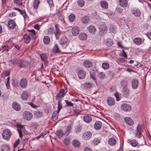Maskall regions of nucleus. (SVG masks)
Segmentation results:
<instances>
[{"mask_svg":"<svg viewBox=\"0 0 151 151\" xmlns=\"http://www.w3.org/2000/svg\"><path fill=\"white\" fill-rule=\"evenodd\" d=\"M65 102L66 103V106H72L73 105V104L70 101L68 100H65Z\"/></svg>","mask_w":151,"mask_h":151,"instance_id":"60","label":"nucleus"},{"mask_svg":"<svg viewBox=\"0 0 151 151\" xmlns=\"http://www.w3.org/2000/svg\"><path fill=\"white\" fill-rule=\"evenodd\" d=\"M144 41V40H142L140 37H136L134 38L133 40V42L134 43L138 45H139L141 44Z\"/></svg>","mask_w":151,"mask_h":151,"instance_id":"16","label":"nucleus"},{"mask_svg":"<svg viewBox=\"0 0 151 151\" xmlns=\"http://www.w3.org/2000/svg\"><path fill=\"white\" fill-rule=\"evenodd\" d=\"M9 146L7 145H3L1 147V151H9L10 150Z\"/></svg>","mask_w":151,"mask_h":151,"instance_id":"27","label":"nucleus"},{"mask_svg":"<svg viewBox=\"0 0 151 151\" xmlns=\"http://www.w3.org/2000/svg\"><path fill=\"white\" fill-rule=\"evenodd\" d=\"M131 145L133 147H136L138 144V142L136 139H133L130 142Z\"/></svg>","mask_w":151,"mask_h":151,"instance_id":"44","label":"nucleus"},{"mask_svg":"<svg viewBox=\"0 0 151 151\" xmlns=\"http://www.w3.org/2000/svg\"><path fill=\"white\" fill-rule=\"evenodd\" d=\"M52 51L53 53L59 54L61 53L60 50L59 48L58 45L56 43L55 44L52 49Z\"/></svg>","mask_w":151,"mask_h":151,"instance_id":"14","label":"nucleus"},{"mask_svg":"<svg viewBox=\"0 0 151 151\" xmlns=\"http://www.w3.org/2000/svg\"><path fill=\"white\" fill-rule=\"evenodd\" d=\"M40 3V1L39 0H35L33 3L34 9H37Z\"/></svg>","mask_w":151,"mask_h":151,"instance_id":"33","label":"nucleus"},{"mask_svg":"<svg viewBox=\"0 0 151 151\" xmlns=\"http://www.w3.org/2000/svg\"><path fill=\"white\" fill-rule=\"evenodd\" d=\"M27 31L26 34L32 40L35 39L36 34L34 29L27 30Z\"/></svg>","mask_w":151,"mask_h":151,"instance_id":"5","label":"nucleus"},{"mask_svg":"<svg viewBox=\"0 0 151 151\" xmlns=\"http://www.w3.org/2000/svg\"><path fill=\"white\" fill-rule=\"evenodd\" d=\"M82 124H81L77 125L76 126V133H80L81 132L82 130L83 129Z\"/></svg>","mask_w":151,"mask_h":151,"instance_id":"35","label":"nucleus"},{"mask_svg":"<svg viewBox=\"0 0 151 151\" xmlns=\"http://www.w3.org/2000/svg\"><path fill=\"white\" fill-rule=\"evenodd\" d=\"M107 103L109 106H112L115 104V101L113 98L109 97L107 100Z\"/></svg>","mask_w":151,"mask_h":151,"instance_id":"24","label":"nucleus"},{"mask_svg":"<svg viewBox=\"0 0 151 151\" xmlns=\"http://www.w3.org/2000/svg\"><path fill=\"white\" fill-rule=\"evenodd\" d=\"M13 10L17 11L20 13V14L22 16L24 14V12H26L25 10V9H23V10H22L20 9H19L16 7L13 8Z\"/></svg>","mask_w":151,"mask_h":151,"instance_id":"48","label":"nucleus"},{"mask_svg":"<svg viewBox=\"0 0 151 151\" xmlns=\"http://www.w3.org/2000/svg\"><path fill=\"white\" fill-rule=\"evenodd\" d=\"M34 114L36 117L39 118L41 117L42 115V113L41 111H35Z\"/></svg>","mask_w":151,"mask_h":151,"instance_id":"43","label":"nucleus"},{"mask_svg":"<svg viewBox=\"0 0 151 151\" xmlns=\"http://www.w3.org/2000/svg\"><path fill=\"white\" fill-rule=\"evenodd\" d=\"M12 106L13 109L16 111H19L21 109L20 105L16 102L13 103L12 104Z\"/></svg>","mask_w":151,"mask_h":151,"instance_id":"23","label":"nucleus"},{"mask_svg":"<svg viewBox=\"0 0 151 151\" xmlns=\"http://www.w3.org/2000/svg\"><path fill=\"white\" fill-rule=\"evenodd\" d=\"M102 67L104 70L107 69L109 67V64L106 62L102 64Z\"/></svg>","mask_w":151,"mask_h":151,"instance_id":"51","label":"nucleus"},{"mask_svg":"<svg viewBox=\"0 0 151 151\" xmlns=\"http://www.w3.org/2000/svg\"><path fill=\"white\" fill-rule=\"evenodd\" d=\"M23 117L24 119L27 120H30L33 117L32 113L28 111H25L23 113Z\"/></svg>","mask_w":151,"mask_h":151,"instance_id":"4","label":"nucleus"},{"mask_svg":"<svg viewBox=\"0 0 151 151\" xmlns=\"http://www.w3.org/2000/svg\"><path fill=\"white\" fill-rule=\"evenodd\" d=\"M29 95V94L27 91H24L21 95V98L23 100H26L28 98Z\"/></svg>","mask_w":151,"mask_h":151,"instance_id":"19","label":"nucleus"},{"mask_svg":"<svg viewBox=\"0 0 151 151\" xmlns=\"http://www.w3.org/2000/svg\"><path fill=\"white\" fill-rule=\"evenodd\" d=\"M124 120L125 122L129 125H132L134 124L133 121L129 117H125L124 118Z\"/></svg>","mask_w":151,"mask_h":151,"instance_id":"25","label":"nucleus"},{"mask_svg":"<svg viewBox=\"0 0 151 151\" xmlns=\"http://www.w3.org/2000/svg\"><path fill=\"white\" fill-rule=\"evenodd\" d=\"M102 124L101 122L99 121H96L94 124V128L96 130H99L101 129Z\"/></svg>","mask_w":151,"mask_h":151,"instance_id":"21","label":"nucleus"},{"mask_svg":"<svg viewBox=\"0 0 151 151\" xmlns=\"http://www.w3.org/2000/svg\"><path fill=\"white\" fill-rule=\"evenodd\" d=\"M86 75L85 71L83 70H80L78 73V76L80 79H84Z\"/></svg>","mask_w":151,"mask_h":151,"instance_id":"17","label":"nucleus"},{"mask_svg":"<svg viewBox=\"0 0 151 151\" xmlns=\"http://www.w3.org/2000/svg\"><path fill=\"white\" fill-rule=\"evenodd\" d=\"M19 84L21 88L23 89L26 88L28 84L27 79L26 78H22L20 81Z\"/></svg>","mask_w":151,"mask_h":151,"instance_id":"2","label":"nucleus"},{"mask_svg":"<svg viewBox=\"0 0 151 151\" xmlns=\"http://www.w3.org/2000/svg\"><path fill=\"white\" fill-rule=\"evenodd\" d=\"M67 89L66 88L63 89H61L59 91L56 96V99L58 101H61V98L64 97L65 95L67 92Z\"/></svg>","mask_w":151,"mask_h":151,"instance_id":"1","label":"nucleus"},{"mask_svg":"<svg viewBox=\"0 0 151 151\" xmlns=\"http://www.w3.org/2000/svg\"><path fill=\"white\" fill-rule=\"evenodd\" d=\"M71 130V127L70 125H68L67 128L65 132V134H66L68 135L69 133Z\"/></svg>","mask_w":151,"mask_h":151,"instance_id":"53","label":"nucleus"},{"mask_svg":"<svg viewBox=\"0 0 151 151\" xmlns=\"http://www.w3.org/2000/svg\"><path fill=\"white\" fill-rule=\"evenodd\" d=\"M139 84V82L138 80L134 79L132 81V88L134 89H136L137 88Z\"/></svg>","mask_w":151,"mask_h":151,"instance_id":"22","label":"nucleus"},{"mask_svg":"<svg viewBox=\"0 0 151 151\" xmlns=\"http://www.w3.org/2000/svg\"><path fill=\"white\" fill-rule=\"evenodd\" d=\"M131 12L136 17H139L141 15V12L138 9L134 8L132 9Z\"/></svg>","mask_w":151,"mask_h":151,"instance_id":"13","label":"nucleus"},{"mask_svg":"<svg viewBox=\"0 0 151 151\" xmlns=\"http://www.w3.org/2000/svg\"><path fill=\"white\" fill-rule=\"evenodd\" d=\"M7 88L8 89H9L10 88V84H9V78L8 77L7 78V81L5 84Z\"/></svg>","mask_w":151,"mask_h":151,"instance_id":"62","label":"nucleus"},{"mask_svg":"<svg viewBox=\"0 0 151 151\" xmlns=\"http://www.w3.org/2000/svg\"><path fill=\"white\" fill-rule=\"evenodd\" d=\"M62 12L61 11H59L57 13L58 19L60 20H64V17L62 14Z\"/></svg>","mask_w":151,"mask_h":151,"instance_id":"49","label":"nucleus"},{"mask_svg":"<svg viewBox=\"0 0 151 151\" xmlns=\"http://www.w3.org/2000/svg\"><path fill=\"white\" fill-rule=\"evenodd\" d=\"M1 49L3 50L2 52H3L5 51L8 52L11 49V47L8 45H4L1 47Z\"/></svg>","mask_w":151,"mask_h":151,"instance_id":"40","label":"nucleus"},{"mask_svg":"<svg viewBox=\"0 0 151 151\" xmlns=\"http://www.w3.org/2000/svg\"><path fill=\"white\" fill-rule=\"evenodd\" d=\"M129 90L128 88H123L122 93L123 96L125 97H128L129 95Z\"/></svg>","mask_w":151,"mask_h":151,"instance_id":"12","label":"nucleus"},{"mask_svg":"<svg viewBox=\"0 0 151 151\" xmlns=\"http://www.w3.org/2000/svg\"><path fill=\"white\" fill-rule=\"evenodd\" d=\"M61 34V31L55 32L54 34L55 35V36L56 39H59Z\"/></svg>","mask_w":151,"mask_h":151,"instance_id":"50","label":"nucleus"},{"mask_svg":"<svg viewBox=\"0 0 151 151\" xmlns=\"http://www.w3.org/2000/svg\"><path fill=\"white\" fill-rule=\"evenodd\" d=\"M57 136H58V137L60 138L62 137L63 135L65 134V133H63L62 130L61 129H59L57 130L55 133Z\"/></svg>","mask_w":151,"mask_h":151,"instance_id":"30","label":"nucleus"},{"mask_svg":"<svg viewBox=\"0 0 151 151\" xmlns=\"http://www.w3.org/2000/svg\"><path fill=\"white\" fill-rule=\"evenodd\" d=\"M59 112L57 111H54L52 114V118L53 121H55V120L58 118Z\"/></svg>","mask_w":151,"mask_h":151,"instance_id":"36","label":"nucleus"},{"mask_svg":"<svg viewBox=\"0 0 151 151\" xmlns=\"http://www.w3.org/2000/svg\"><path fill=\"white\" fill-rule=\"evenodd\" d=\"M18 60H17L15 58H14L13 59L9 61V62H10L12 64L15 65H16V64H17V62Z\"/></svg>","mask_w":151,"mask_h":151,"instance_id":"61","label":"nucleus"},{"mask_svg":"<svg viewBox=\"0 0 151 151\" xmlns=\"http://www.w3.org/2000/svg\"><path fill=\"white\" fill-rule=\"evenodd\" d=\"M2 135V137L4 139L7 140L9 139L11 137V132L8 129L4 130L3 131Z\"/></svg>","mask_w":151,"mask_h":151,"instance_id":"3","label":"nucleus"},{"mask_svg":"<svg viewBox=\"0 0 151 151\" xmlns=\"http://www.w3.org/2000/svg\"><path fill=\"white\" fill-rule=\"evenodd\" d=\"M14 4H16L19 6L23 5L22 0H13Z\"/></svg>","mask_w":151,"mask_h":151,"instance_id":"45","label":"nucleus"},{"mask_svg":"<svg viewBox=\"0 0 151 151\" xmlns=\"http://www.w3.org/2000/svg\"><path fill=\"white\" fill-rule=\"evenodd\" d=\"M143 126L142 125H138L136 129V136L138 138L141 137V133L143 131Z\"/></svg>","mask_w":151,"mask_h":151,"instance_id":"8","label":"nucleus"},{"mask_svg":"<svg viewBox=\"0 0 151 151\" xmlns=\"http://www.w3.org/2000/svg\"><path fill=\"white\" fill-rule=\"evenodd\" d=\"M42 60L44 61H46L47 59V57L45 54H43L40 55Z\"/></svg>","mask_w":151,"mask_h":151,"instance_id":"55","label":"nucleus"},{"mask_svg":"<svg viewBox=\"0 0 151 151\" xmlns=\"http://www.w3.org/2000/svg\"><path fill=\"white\" fill-rule=\"evenodd\" d=\"M75 19V16L74 14H71L69 16L68 19L70 22H73L74 21Z\"/></svg>","mask_w":151,"mask_h":151,"instance_id":"46","label":"nucleus"},{"mask_svg":"<svg viewBox=\"0 0 151 151\" xmlns=\"http://www.w3.org/2000/svg\"><path fill=\"white\" fill-rule=\"evenodd\" d=\"M98 76L99 78L104 79L105 77V75L103 72H101L98 74Z\"/></svg>","mask_w":151,"mask_h":151,"instance_id":"56","label":"nucleus"},{"mask_svg":"<svg viewBox=\"0 0 151 151\" xmlns=\"http://www.w3.org/2000/svg\"><path fill=\"white\" fill-rule=\"evenodd\" d=\"M10 74L9 71H7L3 72L1 74V77H4L9 76Z\"/></svg>","mask_w":151,"mask_h":151,"instance_id":"52","label":"nucleus"},{"mask_svg":"<svg viewBox=\"0 0 151 151\" xmlns=\"http://www.w3.org/2000/svg\"><path fill=\"white\" fill-rule=\"evenodd\" d=\"M70 139L69 137H66L65 138L63 143L66 145H68L70 143Z\"/></svg>","mask_w":151,"mask_h":151,"instance_id":"47","label":"nucleus"},{"mask_svg":"<svg viewBox=\"0 0 151 151\" xmlns=\"http://www.w3.org/2000/svg\"><path fill=\"white\" fill-rule=\"evenodd\" d=\"M23 38L24 41L26 43H29L31 39L26 34L24 35L23 36Z\"/></svg>","mask_w":151,"mask_h":151,"instance_id":"26","label":"nucleus"},{"mask_svg":"<svg viewBox=\"0 0 151 151\" xmlns=\"http://www.w3.org/2000/svg\"><path fill=\"white\" fill-rule=\"evenodd\" d=\"M90 18L88 16H85L82 17L81 21L84 24L88 23L89 21Z\"/></svg>","mask_w":151,"mask_h":151,"instance_id":"31","label":"nucleus"},{"mask_svg":"<svg viewBox=\"0 0 151 151\" xmlns=\"http://www.w3.org/2000/svg\"><path fill=\"white\" fill-rule=\"evenodd\" d=\"M16 26L15 21L13 19L9 20L8 22V27L9 29H14Z\"/></svg>","mask_w":151,"mask_h":151,"instance_id":"7","label":"nucleus"},{"mask_svg":"<svg viewBox=\"0 0 151 151\" xmlns=\"http://www.w3.org/2000/svg\"><path fill=\"white\" fill-rule=\"evenodd\" d=\"M62 108V106L61 104V101H58V112H59L60 109Z\"/></svg>","mask_w":151,"mask_h":151,"instance_id":"59","label":"nucleus"},{"mask_svg":"<svg viewBox=\"0 0 151 151\" xmlns=\"http://www.w3.org/2000/svg\"><path fill=\"white\" fill-rule=\"evenodd\" d=\"M77 2L78 5L81 7L83 6L85 4V2L83 0H78Z\"/></svg>","mask_w":151,"mask_h":151,"instance_id":"57","label":"nucleus"},{"mask_svg":"<svg viewBox=\"0 0 151 151\" xmlns=\"http://www.w3.org/2000/svg\"><path fill=\"white\" fill-rule=\"evenodd\" d=\"M20 142V140L19 139H17L15 141L14 145V148H15L17 147Z\"/></svg>","mask_w":151,"mask_h":151,"instance_id":"64","label":"nucleus"},{"mask_svg":"<svg viewBox=\"0 0 151 151\" xmlns=\"http://www.w3.org/2000/svg\"><path fill=\"white\" fill-rule=\"evenodd\" d=\"M92 135V133L90 132L87 131L83 134L82 138L83 139L88 140L91 138Z\"/></svg>","mask_w":151,"mask_h":151,"instance_id":"9","label":"nucleus"},{"mask_svg":"<svg viewBox=\"0 0 151 151\" xmlns=\"http://www.w3.org/2000/svg\"><path fill=\"white\" fill-rule=\"evenodd\" d=\"M46 134V133L42 132L40 135L37 136L36 138H35L34 139H37L38 140L40 138H43Z\"/></svg>","mask_w":151,"mask_h":151,"instance_id":"58","label":"nucleus"},{"mask_svg":"<svg viewBox=\"0 0 151 151\" xmlns=\"http://www.w3.org/2000/svg\"><path fill=\"white\" fill-rule=\"evenodd\" d=\"M47 1L48 4L50 8H52L54 6L53 0H47Z\"/></svg>","mask_w":151,"mask_h":151,"instance_id":"54","label":"nucleus"},{"mask_svg":"<svg viewBox=\"0 0 151 151\" xmlns=\"http://www.w3.org/2000/svg\"><path fill=\"white\" fill-rule=\"evenodd\" d=\"M83 65L86 68H90L92 65V63L89 61L86 60L83 63Z\"/></svg>","mask_w":151,"mask_h":151,"instance_id":"32","label":"nucleus"},{"mask_svg":"<svg viewBox=\"0 0 151 151\" xmlns=\"http://www.w3.org/2000/svg\"><path fill=\"white\" fill-rule=\"evenodd\" d=\"M48 34L49 35H52L55 33L54 28L52 27L49 28L47 30Z\"/></svg>","mask_w":151,"mask_h":151,"instance_id":"41","label":"nucleus"},{"mask_svg":"<svg viewBox=\"0 0 151 151\" xmlns=\"http://www.w3.org/2000/svg\"><path fill=\"white\" fill-rule=\"evenodd\" d=\"M59 43L60 45L65 47L69 44L68 40L65 37H62L60 39Z\"/></svg>","mask_w":151,"mask_h":151,"instance_id":"6","label":"nucleus"},{"mask_svg":"<svg viewBox=\"0 0 151 151\" xmlns=\"http://www.w3.org/2000/svg\"><path fill=\"white\" fill-rule=\"evenodd\" d=\"M121 108L124 111H128L131 110V107L128 104H123L121 105Z\"/></svg>","mask_w":151,"mask_h":151,"instance_id":"10","label":"nucleus"},{"mask_svg":"<svg viewBox=\"0 0 151 151\" xmlns=\"http://www.w3.org/2000/svg\"><path fill=\"white\" fill-rule=\"evenodd\" d=\"M83 119L85 122L88 123L91 120L92 118L89 115H85L83 116Z\"/></svg>","mask_w":151,"mask_h":151,"instance_id":"37","label":"nucleus"},{"mask_svg":"<svg viewBox=\"0 0 151 151\" xmlns=\"http://www.w3.org/2000/svg\"><path fill=\"white\" fill-rule=\"evenodd\" d=\"M100 4L101 7L103 9H107L108 8V4L106 1L102 0L100 2Z\"/></svg>","mask_w":151,"mask_h":151,"instance_id":"18","label":"nucleus"},{"mask_svg":"<svg viewBox=\"0 0 151 151\" xmlns=\"http://www.w3.org/2000/svg\"><path fill=\"white\" fill-rule=\"evenodd\" d=\"M108 144L110 146H113L116 143V141L115 139L113 138H110L108 140Z\"/></svg>","mask_w":151,"mask_h":151,"instance_id":"29","label":"nucleus"},{"mask_svg":"<svg viewBox=\"0 0 151 151\" xmlns=\"http://www.w3.org/2000/svg\"><path fill=\"white\" fill-rule=\"evenodd\" d=\"M83 87L86 89L90 88L92 86V83L90 82H86L83 84Z\"/></svg>","mask_w":151,"mask_h":151,"instance_id":"42","label":"nucleus"},{"mask_svg":"<svg viewBox=\"0 0 151 151\" xmlns=\"http://www.w3.org/2000/svg\"><path fill=\"white\" fill-rule=\"evenodd\" d=\"M27 64V61L24 60H19L18 61V66L21 68L25 67Z\"/></svg>","mask_w":151,"mask_h":151,"instance_id":"15","label":"nucleus"},{"mask_svg":"<svg viewBox=\"0 0 151 151\" xmlns=\"http://www.w3.org/2000/svg\"><path fill=\"white\" fill-rule=\"evenodd\" d=\"M79 38L81 40H86L87 38L86 35L84 33H81L78 36Z\"/></svg>","mask_w":151,"mask_h":151,"instance_id":"39","label":"nucleus"},{"mask_svg":"<svg viewBox=\"0 0 151 151\" xmlns=\"http://www.w3.org/2000/svg\"><path fill=\"white\" fill-rule=\"evenodd\" d=\"M114 96L116 98L117 101H119L120 99L121 98L118 92L115 93L114 94Z\"/></svg>","mask_w":151,"mask_h":151,"instance_id":"63","label":"nucleus"},{"mask_svg":"<svg viewBox=\"0 0 151 151\" xmlns=\"http://www.w3.org/2000/svg\"><path fill=\"white\" fill-rule=\"evenodd\" d=\"M99 29L100 31L102 33H106L108 30L107 27L104 23H103L100 24Z\"/></svg>","mask_w":151,"mask_h":151,"instance_id":"11","label":"nucleus"},{"mask_svg":"<svg viewBox=\"0 0 151 151\" xmlns=\"http://www.w3.org/2000/svg\"><path fill=\"white\" fill-rule=\"evenodd\" d=\"M43 41L45 44H49L50 42V37L47 36H45L43 39Z\"/></svg>","mask_w":151,"mask_h":151,"instance_id":"28","label":"nucleus"},{"mask_svg":"<svg viewBox=\"0 0 151 151\" xmlns=\"http://www.w3.org/2000/svg\"><path fill=\"white\" fill-rule=\"evenodd\" d=\"M88 29V31L91 33H93L96 31V29L95 27L93 25L90 26Z\"/></svg>","mask_w":151,"mask_h":151,"instance_id":"34","label":"nucleus"},{"mask_svg":"<svg viewBox=\"0 0 151 151\" xmlns=\"http://www.w3.org/2000/svg\"><path fill=\"white\" fill-rule=\"evenodd\" d=\"M121 86L123 88H127V86L128 85V82L127 81L122 80L120 82Z\"/></svg>","mask_w":151,"mask_h":151,"instance_id":"38","label":"nucleus"},{"mask_svg":"<svg viewBox=\"0 0 151 151\" xmlns=\"http://www.w3.org/2000/svg\"><path fill=\"white\" fill-rule=\"evenodd\" d=\"M119 5L123 7H127L128 5V1L127 0H119Z\"/></svg>","mask_w":151,"mask_h":151,"instance_id":"20","label":"nucleus"}]
</instances>
